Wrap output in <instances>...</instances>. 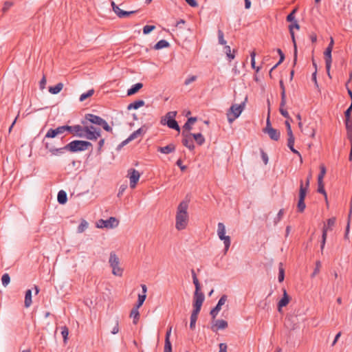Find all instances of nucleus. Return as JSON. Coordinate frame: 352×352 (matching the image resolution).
Wrapping results in <instances>:
<instances>
[{"label": "nucleus", "mask_w": 352, "mask_h": 352, "mask_svg": "<svg viewBox=\"0 0 352 352\" xmlns=\"http://www.w3.org/2000/svg\"><path fill=\"white\" fill-rule=\"evenodd\" d=\"M189 201V199L183 200L177 206L175 217V228L178 230H184L187 226L188 221V214L187 210L188 208Z\"/></svg>", "instance_id": "1"}, {"label": "nucleus", "mask_w": 352, "mask_h": 352, "mask_svg": "<svg viewBox=\"0 0 352 352\" xmlns=\"http://www.w3.org/2000/svg\"><path fill=\"white\" fill-rule=\"evenodd\" d=\"M91 142L87 140H74L66 144L67 151L70 153L82 152L92 147Z\"/></svg>", "instance_id": "2"}, {"label": "nucleus", "mask_w": 352, "mask_h": 352, "mask_svg": "<svg viewBox=\"0 0 352 352\" xmlns=\"http://www.w3.org/2000/svg\"><path fill=\"white\" fill-rule=\"evenodd\" d=\"M191 274L192 277L193 283L195 287L192 303L202 305L205 299V296L204 293L201 292V285L197 277V274L193 269L191 270Z\"/></svg>", "instance_id": "3"}, {"label": "nucleus", "mask_w": 352, "mask_h": 352, "mask_svg": "<svg viewBox=\"0 0 352 352\" xmlns=\"http://www.w3.org/2000/svg\"><path fill=\"white\" fill-rule=\"evenodd\" d=\"M248 100V97L245 96V100L239 104H232L228 112L227 113L228 120L229 123L234 122L242 113L245 108V102Z\"/></svg>", "instance_id": "4"}, {"label": "nucleus", "mask_w": 352, "mask_h": 352, "mask_svg": "<svg viewBox=\"0 0 352 352\" xmlns=\"http://www.w3.org/2000/svg\"><path fill=\"white\" fill-rule=\"evenodd\" d=\"M109 263L112 268V274L116 276H122L123 268L120 266V261L114 252H111L109 254Z\"/></svg>", "instance_id": "5"}, {"label": "nucleus", "mask_w": 352, "mask_h": 352, "mask_svg": "<svg viewBox=\"0 0 352 352\" xmlns=\"http://www.w3.org/2000/svg\"><path fill=\"white\" fill-rule=\"evenodd\" d=\"M177 115L176 111H169L168 112L164 119H162L161 123L162 124H167V126L172 129H175L178 132L180 131V127L177 123V122L175 120V118Z\"/></svg>", "instance_id": "6"}, {"label": "nucleus", "mask_w": 352, "mask_h": 352, "mask_svg": "<svg viewBox=\"0 0 352 352\" xmlns=\"http://www.w3.org/2000/svg\"><path fill=\"white\" fill-rule=\"evenodd\" d=\"M217 235L220 240L223 241L224 252L226 254L230 246L231 239L229 236L226 235V227L221 222H219L217 226Z\"/></svg>", "instance_id": "7"}, {"label": "nucleus", "mask_w": 352, "mask_h": 352, "mask_svg": "<svg viewBox=\"0 0 352 352\" xmlns=\"http://www.w3.org/2000/svg\"><path fill=\"white\" fill-rule=\"evenodd\" d=\"M336 223V218L331 217L329 218L327 220V225H324L322 229V241L320 244V250L321 252H323V250L324 248L326 240H327V231L332 230V227L335 225Z\"/></svg>", "instance_id": "8"}, {"label": "nucleus", "mask_w": 352, "mask_h": 352, "mask_svg": "<svg viewBox=\"0 0 352 352\" xmlns=\"http://www.w3.org/2000/svg\"><path fill=\"white\" fill-rule=\"evenodd\" d=\"M118 224L119 221L116 217H111L107 220L100 219L96 226L99 228H115Z\"/></svg>", "instance_id": "9"}, {"label": "nucleus", "mask_w": 352, "mask_h": 352, "mask_svg": "<svg viewBox=\"0 0 352 352\" xmlns=\"http://www.w3.org/2000/svg\"><path fill=\"white\" fill-rule=\"evenodd\" d=\"M182 144L188 148L190 151H194L195 144L193 143V137L192 133L190 132H187L185 131H182Z\"/></svg>", "instance_id": "10"}, {"label": "nucleus", "mask_w": 352, "mask_h": 352, "mask_svg": "<svg viewBox=\"0 0 352 352\" xmlns=\"http://www.w3.org/2000/svg\"><path fill=\"white\" fill-rule=\"evenodd\" d=\"M127 177H129L130 179V187L134 188L140 177V173L134 168H129L128 170Z\"/></svg>", "instance_id": "11"}, {"label": "nucleus", "mask_w": 352, "mask_h": 352, "mask_svg": "<svg viewBox=\"0 0 352 352\" xmlns=\"http://www.w3.org/2000/svg\"><path fill=\"white\" fill-rule=\"evenodd\" d=\"M87 126H81L76 124L74 128V136L80 138H85L87 135Z\"/></svg>", "instance_id": "12"}, {"label": "nucleus", "mask_w": 352, "mask_h": 352, "mask_svg": "<svg viewBox=\"0 0 352 352\" xmlns=\"http://www.w3.org/2000/svg\"><path fill=\"white\" fill-rule=\"evenodd\" d=\"M85 119L91 123L98 126H100L102 122L104 120L101 117L92 113H87L85 115Z\"/></svg>", "instance_id": "13"}, {"label": "nucleus", "mask_w": 352, "mask_h": 352, "mask_svg": "<svg viewBox=\"0 0 352 352\" xmlns=\"http://www.w3.org/2000/svg\"><path fill=\"white\" fill-rule=\"evenodd\" d=\"M101 130L98 129L97 130H89L87 129L86 139L89 140H96L101 136Z\"/></svg>", "instance_id": "14"}, {"label": "nucleus", "mask_w": 352, "mask_h": 352, "mask_svg": "<svg viewBox=\"0 0 352 352\" xmlns=\"http://www.w3.org/2000/svg\"><path fill=\"white\" fill-rule=\"evenodd\" d=\"M228 327V322L224 320H216L214 324L211 327V329L214 332H217L219 329H224Z\"/></svg>", "instance_id": "15"}, {"label": "nucleus", "mask_w": 352, "mask_h": 352, "mask_svg": "<svg viewBox=\"0 0 352 352\" xmlns=\"http://www.w3.org/2000/svg\"><path fill=\"white\" fill-rule=\"evenodd\" d=\"M146 131H147V127L145 125L142 126V127H140L138 130H136L134 132H133L129 136V140H131L132 141V140L138 138V137L142 136L143 135H144L146 133Z\"/></svg>", "instance_id": "16"}, {"label": "nucleus", "mask_w": 352, "mask_h": 352, "mask_svg": "<svg viewBox=\"0 0 352 352\" xmlns=\"http://www.w3.org/2000/svg\"><path fill=\"white\" fill-rule=\"evenodd\" d=\"M290 300V297L287 294L285 289L283 290V296L282 298L278 302V311H281V308L285 307L288 305Z\"/></svg>", "instance_id": "17"}, {"label": "nucleus", "mask_w": 352, "mask_h": 352, "mask_svg": "<svg viewBox=\"0 0 352 352\" xmlns=\"http://www.w3.org/2000/svg\"><path fill=\"white\" fill-rule=\"evenodd\" d=\"M331 52L332 49H330V47H327L324 52V60H325V67L329 69H331V63H332V56H331Z\"/></svg>", "instance_id": "18"}, {"label": "nucleus", "mask_w": 352, "mask_h": 352, "mask_svg": "<svg viewBox=\"0 0 352 352\" xmlns=\"http://www.w3.org/2000/svg\"><path fill=\"white\" fill-rule=\"evenodd\" d=\"M344 123L347 138L349 140H352V118H345Z\"/></svg>", "instance_id": "19"}, {"label": "nucleus", "mask_w": 352, "mask_h": 352, "mask_svg": "<svg viewBox=\"0 0 352 352\" xmlns=\"http://www.w3.org/2000/svg\"><path fill=\"white\" fill-rule=\"evenodd\" d=\"M264 133L268 134L270 139L274 141H278L280 137V131L274 128L270 129V130L266 131Z\"/></svg>", "instance_id": "20"}, {"label": "nucleus", "mask_w": 352, "mask_h": 352, "mask_svg": "<svg viewBox=\"0 0 352 352\" xmlns=\"http://www.w3.org/2000/svg\"><path fill=\"white\" fill-rule=\"evenodd\" d=\"M175 151V146L173 144H169L166 145V146L163 147H158L157 151L164 153V154H169L170 153H173Z\"/></svg>", "instance_id": "21"}, {"label": "nucleus", "mask_w": 352, "mask_h": 352, "mask_svg": "<svg viewBox=\"0 0 352 352\" xmlns=\"http://www.w3.org/2000/svg\"><path fill=\"white\" fill-rule=\"evenodd\" d=\"M143 87V84L141 82H138L134 84L127 90V96H132L135 94L140 89Z\"/></svg>", "instance_id": "22"}, {"label": "nucleus", "mask_w": 352, "mask_h": 352, "mask_svg": "<svg viewBox=\"0 0 352 352\" xmlns=\"http://www.w3.org/2000/svg\"><path fill=\"white\" fill-rule=\"evenodd\" d=\"M280 88L281 89L280 96H281V107H285L286 104V94H285V87L283 82V80L281 79L279 81Z\"/></svg>", "instance_id": "23"}, {"label": "nucleus", "mask_w": 352, "mask_h": 352, "mask_svg": "<svg viewBox=\"0 0 352 352\" xmlns=\"http://www.w3.org/2000/svg\"><path fill=\"white\" fill-rule=\"evenodd\" d=\"M144 104L145 102L143 100H137L130 103L127 107V109H138V108L143 107Z\"/></svg>", "instance_id": "24"}, {"label": "nucleus", "mask_w": 352, "mask_h": 352, "mask_svg": "<svg viewBox=\"0 0 352 352\" xmlns=\"http://www.w3.org/2000/svg\"><path fill=\"white\" fill-rule=\"evenodd\" d=\"M197 121L196 117H190L189 118L183 126V131L189 132L192 129V124H193Z\"/></svg>", "instance_id": "25"}, {"label": "nucleus", "mask_w": 352, "mask_h": 352, "mask_svg": "<svg viewBox=\"0 0 352 352\" xmlns=\"http://www.w3.org/2000/svg\"><path fill=\"white\" fill-rule=\"evenodd\" d=\"M289 34L291 35L292 43L294 44V63H293V64L294 66L297 62V54H298L297 45H296L294 32H289Z\"/></svg>", "instance_id": "26"}, {"label": "nucleus", "mask_w": 352, "mask_h": 352, "mask_svg": "<svg viewBox=\"0 0 352 352\" xmlns=\"http://www.w3.org/2000/svg\"><path fill=\"white\" fill-rule=\"evenodd\" d=\"M57 200L60 204H65L67 201V195L65 191L61 190L58 192Z\"/></svg>", "instance_id": "27"}, {"label": "nucleus", "mask_w": 352, "mask_h": 352, "mask_svg": "<svg viewBox=\"0 0 352 352\" xmlns=\"http://www.w3.org/2000/svg\"><path fill=\"white\" fill-rule=\"evenodd\" d=\"M32 290L28 289L25 292L24 306L26 308H28L32 305Z\"/></svg>", "instance_id": "28"}, {"label": "nucleus", "mask_w": 352, "mask_h": 352, "mask_svg": "<svg viewBox=\"0 0 352 352\" xmlns=\"http://www.w3.org/2000/svg\"><path fill=\"white\" fill-rule=\"evenodd\" d=\"M138 308L137 307H133L131 311V313H130V317L131 318H133V324H137L139 318H140V313H139V311H138Z\"/></svg>", "instance_id": "29"}, {"label": "nucleus", "mask_w": 352, "mask_h": 352, "mask_svg": "<svg viewBox=\"0 0 352 352\" xmlns=\"http://www.w3.org/2000/svg\"><path fill=\"white\" fill-rule=\"evenodd\" d=\"M63 88V84L62 82L57 83L54 87H49V91L52 94H58Z\"/></svg>", "instance_id": "30"}, {"label": "nucleus", "mask_w": 352, "mask_h": 352, "mask_svg": "<svg viewBox=\"0 0 352 352\" xmlns=\"http://www.w3.org/2000/svg\"><path fill=\"white\" fill-rule=\"evenodd\" d=\"M192 137L198 145L201 146L204 144L205 138L201 133H192Z\"/></svg>", "instance_id": "31"}, {"label": "nucleus", "mask_w": 352, "mask_h": 352, "mask_svg": "<svg viewBox=\"0 0 352 352\" xmlns=\"http://www.w3.org/2000/svg\"><path fill=\"white\" fill-rule=\"evenodd\" d=\"M169 45H170V44L167 41L162 39V40L159 41L154 45V49L158 50L168 47H169Z\"/></svg>", "instance_id": "32"}, {"label": "nucleus", "mask_w": 352, "mask_h": 352, "mask_svg": "<svg viewBox=\"0 0 352 352\" xmlns=\"http://www.w3.org/2000/svg\"><path fill=\"white\" fill-rule=\"evenodd\" d=\"M307 190L304 188L303 181L300 180V188H299V196L298 199L305 200Z\"/></svg>", "instance_id": "33"}, {"label": "nucleus", "mask_w": 352, "mask_h": 352, "mask_svg": "<svg viewBox=\"0 0 352 352\" xmlns=\"http://www.w3.org/2000/svg\"><path fill=\"white\" fill-rule=\"evenodd\" d=\"M88 226V222L84 219H81L80 223L77 228V232L82 233L86 229H87Z\"/></svg>", "instance_id": "34"}, {"label": "nucleus", "mask_w": 352, "mask_h": 352, "mask_svg": "<svg viewBox=\"0 0 352 352\" xmlns=\"http://www.w3.org/2000/svg\"><path fill=\"white\" fill-rule=\"evenodd\" d=\"M224 50H225V53L226 54L228 60L230 61L233 60L235 57V54H234L235 50H234L233 52L232 53L231 48L229 45H225Z\"/></svg>", "instance_id": "35"}, {"label": "nucleus", "mask_w": 352, "mask_h": 352, "mask_svg": "<svg viewBox=\"0 0 352 352\" xmlns=\"http://www.w3.org/2000/svg\"><path fill=\"white\" fill-rule=\"evenodd\" d=\"M317 191L319 193L322 194L324 196L326 201H327V192H326V191L324 190L323 181H318V189H317Z\"/></svg>", "instance_id": "36"}, {"label": "nucleus", "mask_w": 352, "mask_h": 352, "mask_svg": "<svg viewBox=\"0 0 352 352\" xmlns=\"http://www.w3.org/2000/svg\"><path fill=\"white\" fill-rule=\"evenodd\" d=\"M226 300H227V296L226 294H223L220 298V299L219 300L217 304L216 305V306L214 308L219 311L221 310V306L225 304Z\"/></svg>", "instance_id": "37"}, {"label": "nucleus", "mask_w": 352, "mask_h": 352, "mask_svg": "<svg viewBox=\"0 0 352 352\" xmlns=\"http://www.w3.org/2000/svg\"><path fill=\"white\" fill-rule=\"evenodd\" d=\"M94 94V89H91L88 90L87 92L83 93L80 95L79 100L82 102L85 100L87 98L91 97Z\"/></svg>", "instance_id": "38"}, {"label": "nucleus", "mask_w": 352, "mask_h": 352, "mask_svg": "<svg viewBox=\"0 0 352 352\" xmlns=\"http://www.w3.org/2000/svg\"><path fill=\"white\" fill-rule=\"evenodd\" d=\"M61 329V335L63 338V342L65 344L67 343L69 335V329L66 326H63L60 327Z\"/></svg>", "instance_id": "39"}, {"label": "nucleus", "mask_w": 352, "mask_h": 352, "mask_svg": "<svg viewBox=\"0 0 352 352\" xmlns=\"http://www.w3.org/2000/svg\"><path fill=\"white\" fill-rule=\"evenodd\" d=\"M65 151H67L66 145L64 146L62 148H56L54 147V148L52 151L51 154L52 155H60L65 153Z\"/></svg>", "instance_id": "40"}, {"label": "nucleus", "mask_w": 352, "mask_h": 352, "mask_svg": "<svg viewBox=\"0 0 352 352\" xmlns=\"http://www.w3.org/2000/svg\"><path fill=\"white\" fill-rule=\"evenodd\" d=\"M279 272H278V279L280 283L283 282L285 278V270L283 267V263H279V268H278Z\"/></svg>", "instance_id": "41"}, {"label": "nucleus", "mask_w": 352, "mask_h": 352, "mask_svg": "<svg viewBox=\"0 0 352 352\" xmlns=\"http://www.w3.org/2000/svg\"><path fill=\"white\" fill-rule=\"evenodd\" d=\"M146 294H139L138 300V302H137L135 307H137L139 309L143 305L144 302L146 300Z\"/></svg>", "instance_id": "42"}, {"label": "nucleus", "mask_w": 352, "mask_h": 352, "mask_svg": "<svg viewBox=\"0 0 352 352\" xmlns=\"http://www.w3.org/2000/svg\"><path fill=\"white\" fill-rule=\"evenodd\" d=\"M56 136H57V133H56V132L55 129H54L51 128V129H50L47 131V133L45 134V135L44 138H45V139H48V138H56Z\"/></svg>", "instance_id": "43"}, {"label": "nucleus", "mask_w": 352, "mask_h": 352, "mask_svg": "<svg viewBox=\"0 0 352 352\" xmlns=\"http://www.w3.org/2000/svg\"><path fill=\"white\" fill-rule=\"evenodd\" d=\"M279 111L284 118H285L287 120H290L292 122V119L289 116L287 111L284 109V107H281V102L280 103Z\"/></svg>", "instance_id": "44"}, {"label": "nucleus", "mask_w": 352, "mask_h": 352, "mask_svg": "<svg viewBox=\"0 0 352 352\" xmlns=\"http://www.w3.org/2000/svg\"><path fill=\"white\" fill-rule=\"evenodd\" d=\"M2 285L6 287L10 282V276L8 273L3 274L1 277Z\"/></svg>", "instance_id": "45"}, {"label": "nucleus", "mask_w": 352, "mask_h": 352, "mask_svg": "<svg viewBox=\"0 0 352 352\" xmlns=\"http://www.w3.org/2000/svg\"><path fill=\"white\" fill-rule=\"evenodd\" d=\"M42 142L45 146V148L48 150L51 153L52 151L54 148V146L51 142L46 141V139L45 138H43Z\"/></svg>", "instance_id": "46"}, {"label": "nucleus", "mask_w": 352, "mask_h": 352, "mask_svg": "<svg viewBox=\"0 0 352 352\" xmlns=\"http://www.w3.org/2000/svg\"><path fill=\"white\" fill-rule=\"evenodd\" d=\"M320 267H321V263H320V261H317L316 262L315 269H314L313 273L311 275V278H314V276H316L320 272Z\"/></svg>", "instance_id": "47"}, {"label": "nucleus", "mask_w": 352, "mask_h": 352, "mask_svg": "<svg viewBox=\"0 0 352 352\" xmlns=\"http://www.w3.org/2000/svg\"><path fill=\"white\" fill-rule=\"evenodd\" d=\"M198 316L191 314L190 316V328L193 330L195 328V324L197 320Z\"/></svg>", "instance_id": "48"}, {"label": "nucleus", "mask_w": 352, "mask_h": 352, "mask_svg": "<svg viewBox=\"0 0 352 352\" xmlns=\"http://www.w3.org/2000/svg\"><path fill=\"white\" fill-rule=\"evenodd\" d=\"M305 208H306V205L305 204V200L298 199V204H297L298 211L299 212H304Z\"/></svg>", "instance_id": "49"}, {"label": "nucleus", "mask_w": 352, "mask_h": 352, "mask_svg": "<svg viewBox=\"0 0 352 352\" xmlns=\"http://www.w3.org/2000/svg\"><path fill=\"white\" fill-rule=\"evenodd\" d=\"M320 173L318 176V181H323V178L326 174V168L324 165H321L320 166Z\"/></svg>", "instance_id": "50"}, {"label": "nucleus", "mask_w": 352, "mask_h": 352, "mask_svg": "<svg viewBox=\"0 0 352 352\" xmlns=\"http://www.w3.org/2000/svg\"><path fill=\"white\" fill-rule=\"evenodd\" d=\"M218 40L219 43L221 45H226V41L224 39V34L222 30H218Z\"/></svg>", "instance_id": "51"}, {"label": "nucleus", "mask_w": 352, "mask_h": 352, "mask_svg": "<svg viewBox=\"0 0 352 352\" xmlns=\"http://www.w3.org/2000/svg\"><path fill=\"white\" fill-rule=\"evenodd\" d=\"M297 11L296 8H294L286 17V20L288 22H293L295 20V14Z\"/></svg>", "instance_id": "52"}, {"label": "nucleus", "mask_w": 352, "mask_h": 352, "mask_svg": "<svg viewBox=\"0 0 352 352\" xmlns=\"http://www.w3.org/2000/svg\"><path fill=\"white\" fill-rule=\"evenodd\" d=\"M164 352H172V344L170 340L165 339Z\"/></svg>", "instance_id": "53"}, {"label": "nucleus", "mask_w": 352, "mask_h": 352, "mask_svg": "<svg viewBox=\"0 0 352 352\" xmlns=\"http://www.w3.org/2000/svg\"><path fill=\"white\" fill-rule=\"evenodd\" d=\"M138 12V10H133V11H124L122 10V12H120L119 18H125L129 16H130L132 14H135Z\"/></svg>", "instance_id": "54"}, {"label": "nucleus", "mask_w": 352, "mask_h": 352, "mask_svg": "<svg viewBox=\"0 0 352 352\" xmlns=\"http://www.w3.org/2000/svg\"><path fill=\"white\" fill-rule=\"evenodd\" d=\"M305 134L314 138L315 136V129L313 127L309 128L308 126L305 129Z\"/></svg>", "instance_id": "55"}, {"label": "nucleus", "mask_w": 352, "mask_h": 352, "mask_svg": "<svg viewBox=\"0 0 352 352\" xmlns=\"http://www.w3.org/2000/svg\"><path fill=\"white\" fill-rule=\"evenodd\" d=\"M283 215H284V209H280L278 211L277 216L274 218V224H276L278 222H279L282 219Z\"/></svg>", "instance_id": "56"}, {"label": "nucleus", "mask_w": 352, "mask_h": 352, "mask_svg": "<svg viewBox=\"0 0 352 352\" xmlns=\"http://www.w3.org/2000/svg\"><path fill=\"white\" fill-rule=\"evenodd\" d=\"M155 29V25H146L143 28V34H148L150 32H151L153 30Z\"/></svg>", "instance_id": "57"}, {"label": "nucleus", "mask_w": 352, "mask_h": 352, "mask_svg": "<svg viewBox=\"0 0 352 352\" xmlns=\"http://www.w3.org/2000/svg\"><path fill=\"white\" fill-rule=\"evenodd\" d=\"M294 28H296V30L300 29V25L296 20L292 22V23L289 25V32H294Z\"/></svg>", "instance_id": "58"}, {"label": "nucleus", "mask_w": 352, "mask_h": 352, "mask_svg": "<svg viewBox=\"0 0 352 352\" xmlns=\"http://www.w3.org/2000/svg\"><path fill=\"white\" fill-rule=\"evenodd\" d=\"M192 305H193V310L192 311V314L198 316L199 313L201 311L202 305H197L195 303H192Z\"/></svg>", "instance_id": "59"}, {"label": "nucleus", "mask_w": 352, "mask_h": 352, "mask_svg": "<svg viewBox=\"0 0 352 352\" xmlns=\"http://www.w3.org/2000/svg\"><path fill=\"white\" fill-rule=\"evenodd\" d=\"M100 126H102L106 131L112 133V128L109 125L105 120L102 122Z\"/></svg>", "instance_id": "60"}, {"label": "nucleus", "mask_w": 352, "mask_h": 352, "mask_svg": "<svg viewBox=\"0 0 352 352\" xmlns=\"http://www.w3.org/2000/svg\"><path fill=\"white\" fill-rule=\"evenodd\" d=\"M13 6V3L12 1H6L4 3L3 7L2 8V11L3 12H7L12 6Z\"/></svg>", "instance_id": "61"}, {"label": "nucleus", "mask_w": 352, "mask_h": 352, "mask_svg": "<svg viewBox=\"0 0 352 352\" xmlns=\"http://www.w3.org/2000/svg\"><path fill=\"white\" fill-rule=\"evenodd\" d=\"M64 131L69 132V133L74 135L75 125L69 126V125H63Z\"/></svg>", "instance_id": "62"}, {"label": "nucleus", "mask_w": 352, "mask_h": 352, "mask_svg": "<svg viewBox=\"0 0 352 352\" xmlns=\"http://www.w3.org/2000/svg\"><path fill=\"white\" fill-rule=\"evenodd\" d=\"M119 329H119V321H118V318H117L115 320V326L111 331V333H113V334L118 333L119 332Z\"/></svg>", "instance_id": "63"}, {"label": "nucleus", "mask_w": 352, "mask_h": 352, "mask_svg": "<svg viewBox=\"0 0 352 352\" xmlns=\"http://www.w3.org/2000/svg\"><path fill=\"white\" fill-rule=\"evenodd\" d=\"M351 112H352V103H351L349 107L344 111V117L345 118H351Z\"/></svg>", "instance_id": "64"}]
</instances>
